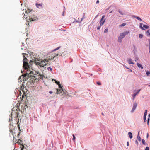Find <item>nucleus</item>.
Returning a JSON list of instances; mask_svg holds the SVG:
<instances>
[{"label":"nucleus","mask_w":150,"mask_h":150,"mask_svg":"<svg viewBox=\"0 0 150 150\" xmlns=\"http://www.w3.org/2000/svg\"><path fill=\"white\" fill-rule=\"evenodd\" d=\"M100 27H101L100 25V26L98 27H97V30H99L100 29Z\"/></svg>","instance_id":"37"},{"label":"nucleus","mask_w":150,"mask_h":150,"mask_svg":"<svg viewBox=\"0 0 150 150\" xmlns=\"http://www.w3.org/2000/svg\"><path fill=\"white\" fill-rule=\"evenodd\" d=\"M138 58H136L135 59V61L136 62L137 60H138Z\"/></svg>","instance_id":"46"},{"label":"nucleus","mask_w":150,"mask_h":150,"mask_svg":"<svg viewBox=\"0 0 150 150\" xmlns=\"http://www.w3.org/2000/svg\"><path fill=\"white\" fill-rule=\"evenodd\" d=\"M147 115H144V122L146 121V118Z\"/></svg>","instance_id":"23"},{"label":"nucleus","mask_w":150,"mask_h":150,"mask_svg":"<svg viewBox=\"0 0 150 150\" xmlns=\"http://www.w3.org/2000/svg\"><path fill=\"white\" fill-rule=\"evenodd\" d=\"M24 57V58L23 60V67L25 69H27V72L25 74L23 77L24 79H26L27 77L28 79V77H33L34 80H35L42 79L44 76L43 75L40 74L39 73H37V74H35V73H36L35 71H33L32 66L33 64L36 65L34 62L35 60L34 61L31 60L29 63H28L27 58L25 57Z\"/></svg>","instance_id":"1"},{"label":"nucleus","mask_w":150,"mask_h":150,"mask_svg":"<svg viewBox=\"0 0 150 150\" xmlns=\"http://www.w3.org/2000/svg\"><path fill=\"white\" fill-rule=\"evenodd\" d=\"M9 131L11 134L13 136V140H14V138H15V137L16 135H14V134L16 133V130L17 129V128L15 127L13 125L10 124L9 127Z\"/></svg>","instance_id":"3"},{"label":"nucleus","mask_w":150,"mask_h":150,"mask_svg":"<svg viewBox=\"0 0 150 150\" xmlns=\"http://www.w3.org/2000/svg\"><path fill=\"white\" fill-rule=\"evenodd\" d=\"M126 69H129V68H128L127 66L125 65H123Z\"/></svg>","instance_id":"42"},{"label":"nucleus","mask_w":150,"mask_h":150,"mask_svg":"<svg viewBox=\"0 0 150 150\" xmlns=\"http://www.w3.org/2000/svg\"><path fill=\"white\" fill-rule=\"evenodd\" d=\"M32 11V10H30V9L28 8L27 10H26V13H29L30 12H31Z\"/></svg>","instance_id":"17"},{"label":"nucleus","mask_w":150,"mask_h":150,"mask_svg":"<svg viewBox=\"0 0 150 150\" xmlns=\"http://www.w3.org/2000/svg\"><path fill=\"white\" fill-rule=\"evenodd\" d=\"M147 110H146V109L145 110V112H144V115H147Z\"/></svg>","instance_id":"27"},{"label":"nucleus","mask_w":150,"mask_h":150,"mask_svg":"<svg viewBox=\"0 0 150 150\" xmlns=\"http://www.w3.org/2000/svg\"><path fill=\"white\" fill-rule=\"evenodd\" d=\"M64 11L63 12V16L64 15Z\"/></svg>","instance_id":"52"},{"label":"nucleus","mask_w":150,"mask_h":150,"mask_svg":"<svg viewBox=\"0 0 150 150\" xmlns=\"http://www.w3.org/2000/svg\"><path fill=\"white\" fill-rule=\"evenodd\" d=\"M27 106L26 105H25V106H24V107H27Z\"/></svg>","instance_id":"54"},{"label":"nucleus","mask_w":150,"mask_h":150,"mask_svg":"<svg viewBox=\"0 0 150 150\" xmlns=\"http://www.w3.org/2000/svg\"><path fill=\"white\" fill-rule=\"evenodd\" d=\"M38 18L37 17L35 16L34 15L32 16L29 17V20L30 21H34L37 20Z\"/></svg>","instance_id":"7"},{"label":"nucleus","mask_w":150,"mask_h":150,"mask_svg":"<svg viewBox=\"0 0 150 150\" xmlns=\"http://www.w3.org/2000/svg\"><path fill=\"white\" fill-rule=\"evenodd\" d=\"M126 25V23H123L121 24L120 25H119V27H122V26H125Z\"/></svg>","instance_id":"20"},{"label":"nucleus","mask_w":150,"mask_h":150,"mask_svg":"<svg viewBox=\"0 0 150 150\" xmlns=\"http://www.w3.org/2000/svg\"><path fill=\"white\" fill-rule=\"evenodd\" d=\"M149 46L150 47V39L149 40Z\"/></svg>","instance_id":"40"},{"label":"nucleus","mask_w":150,"mask_h":150,"mask_svg":"<svg viewBox=\"0 0 150 150\" xmlns=\"http://www.w3.org/2000/svg\"><path fill=\"white\" fill-rule=\"evenodd\" d=\"M22 15H23V16H25V14H24V13H23L22 14Z\"/></svg>","instance_id":"51"},{"label":"nucleus","mask_w":150,"mask_h":150,"mask_svg":"<svg viewBox=\"0 0 150 150\" xmlns=\"http://www.w3.org/2000/svg\"><path fill=\"white\" fill-rule=\"evenodd\" d=\"M142 144H143L145 145V141L144 139H142Z\"/></svg>","instance_id":"26"},{"label":"nucleus","mask_w":150,"mask_h":150,"mask_svg":"<svg viewBox=\"0 0 150 150\" xmlns=\"http://www.w3.org/2000/svg\"><path fill=\"white\" fill-rule=\"evenodd\" d=\"M112 12V11H111L110 12V13H111Z\"/></svg>","instance_id":"53"},{"label":"nucleus","mask_w":150,"mask_h":150,"mask_svg":"<svg viewBox=\"0 0 150 150\" xmlns=\"http://www.w3.org/2000/svg\"><path fill=\"white\" fill-rule=\"evenodd\" d=\"M139 132L138 134L137 135V139L139 141H140L141 140V137H140L139 135Z\"/></svg>","instance_id":"15"},{"label":"nucleus","mask_w":150,"mask_h":150,"mask_svg":"<svg viewBox=\"0 0 150 150\" xmlns=\"http://www.w3.org/2000/svg\"><path fill=\"white\" fill-rule=\"evenodd\" d=\"M18 111H17V110H16L15 113H16V119L17 120L18 119V115L17 114V113H18Z\"/></svg>","instance_id":"22"},{"label":"nucleus","mask_w":150,"mask_h":150,"mask_svg":"<svg viewBox=\"0 0 150 150\" xmlns=\"http://www.w3.org/2000/svg\"><path fill=\"white\" fill-rule=\"evenodd\" d=\"M149 86H150V85H149Z\"/></svg>","instance_id":"58"},{"label":"nucleus","mask_w":150,"mask_h":150,"mask_svg":"<svg viewBox=\"0 0 150 150\" xmlns=\"http://www.w3.org/2000/svg\"><path fill=\"white\" fill-rule=\"evenodd\" d=\"M129 33V31L125 32L124 33H122L120 34V35L119 37L118 38V41L119 42H121L122 41V39L124 38L125 36L128 34Z\"/></svg>","instance_id":"4"},{"label":"nucleus","mask_w":150,"mask_h":150,"mask_svg":"<svg viewBox=\"0 0 150 150\" xmlns=\"http://www.w3.org/2000/svg\"><path fill=\"white\" fill-rule=\"evenodd\" d=\"M59 47H57V48H56V49H55V50H54V51L57 50L59 49Z\"/></svg>","instance_id":"44"},{"label":"nucleus","mask_w":150,"mask_h":150,"mask_svg":"<svg viewBox=\"0 0 150 150\" xmlns=\"http://www.w3.org/2000/svg\"><path fill=\"white\" fill-rule=\"evenodd\" d=\"M9 121L10 122L11 120H12V117H11V118H10L9 119Z\"/></svg>","instance_id":"45"},{"label":"nucleus","mask_w":150,"mask_h":150,"mask_svg":"<svg viewBox=\"0 0 150 150\" xmlns=\"http://www.w3.org/2000/svg\"><path fill=\"white\" fill-rule=\"evenodd\" d=\"M148 136H149V134L148 133H147V136H146V137L147 138H148Z\"/></svg>","instance_id":"48"},{"label":"nucleus","mask_w":150,"mask_h":150,"mask_svg":"<svg viewBox=\"0 0 150 150\" xmlns=\"http://www.w3.org/2000/svg\"><path fill=\"white\" fill-rule=\"evenodd\" d=\"M141 90V89H139L137 91V92L135 93L134 94H133L132 95V97H133V100H134V99L135 98L136 96L138 94V93L140 92V91Z\"/></svg>","instance_id":"11"},{"label":"nucleus","mask_w":150,"mask_h":150,"mask_svg":"<svg viewBox=\"0 0 150 150\" xmlns=\"http://www.w3.org/2000/svg\"><path fill=\"white\" fill-rule=\"evenodd\" d=\"M132 17H134V18H136L137 19H138V20H139V21H142V19L140 17H138V16H136L135 15H133V16H132Z\"/></svg>","instance_id":"13"},{"label":"nucleus","mask_w":150,"mask_h":150,"mask_svg":"<svg viewBox=\"0 0 150 150\" xmlns=\"http://www.w3.org/2000/svg\"><path fill=\"white\" fill-rule=\"evenodd\" d=\"M146 74H147V76H148L150 74V72H149V71H147L146 72Z\"/></svg>","instance_id":"30"},{"label":"nucleus","mask_w":150,"mask_h":150,"mask_svg":"<svg viewBox=\"0 0 150 150\" xmlns=\"http://www.w3.org/2000/svg\"><path fill=\"white\" fill-rule=\"evenodd\" d=\"M127 62L129 64H134V63L132 62V60L131 58L128 59Z\"/></svg>","instance_id":"12"},{"label":"nucleus","mask_w":150,"mask_h":150,"mask_svg":"<svg viewBox=\"0 0 150 150\" xmlns=\"http://www.w3.org/2000/svg\"><path fill=\"white\" fill-rule=\"evenodd\" d=\"M97 84L98 85H101V83L100 82H97Z\"/></svg>","instance_id":"32"},{"label":"nucleus","mask_w":150,"mask_h":150,"mask_svg":"<svg viewBox=\"0 0 150 150\" xmlns=\"http://www.w3.org/2000/svg\"><path fill=\"white\" fill-rule=\"evenodd\" d=\"M119 13H120V14L121 15H123L124 14L121 11H119Z\"/></svg>","instance_id":"35"},{"label":"nucleus","mask_w":150,"mask_h":150,"mask_svg":"<svg viewBox=\"0 0 150 150\" xmlns=\"http://www.w3.org/2000/svg\"><path fill=\"white\" fill-rule=\"evenodd\" d=\"M64 92H64H64H64Z\"/></svg>","instance_id":"56"},{"label":"nucleus","mask_w":150,"mask_h":150,"mask_svg":"<svg viewBox=\"0 0 150 150\" xmlns=\"http://www.w3.org/2000/svg\"><path fill=\"white\" fill-rule=\"evenodd\" d=\"M49 93H50V94H52V91H50L49 92Z\"/></svg>","instance_id":"49"},{"label":"nucleus","mask_w":150,"mask_h":150,"mask_svg":"<svg viewBox=\"0 0 150 150\" xmlns=\"http://www.w3.org/2000/svg\"><path fill=\"white\" fill-rule=\"evenodd\" d=\"M105 17V16L104 15L103 16H102L101 18V19L100 20V26L103 25L105 22V19H104Z\"/></svg>","instance_id":"6"},{"label":"nucleus","mask_w":150,"mask_h":150,"mask_svg":"<svg viewBox=\"0 0 150 150\" xmlns=\"http://www.w3.org/2000/svg\"><path fill=\"white\" fill-rule=\"evenodd\" d=\"M139 38H142L143 37V35L142 34H140L139 35Z\"/></svg>","instance_id":"21"},{"label":"nucleus","mask_w":150,"mask_h":150,"mask_svg":"<svg viewBox=\"0 0 150 150\" xmlns=\"http://www.w3.org/2000/svg\"><path fill=\"white\" fill-rule=\"evenodd\" d=\"M55 82L57 85H58L60 83L59 82H58V81H55Z\"/></svg>","instance_id":"33"},{"label":"nucleus","mask_w":150,"mask_h":150,"mask_svg":"<svg viewBox=\"0 0 150 150\" xmlns=\"http://www.w3.org/2000/svg\"><path fill=\"white\" fill-rule=\"evenodd\" d=\"M99 1L98 0H97V1H96V3H97V4L98 3H99Z\"/></svg>","instance_id":"47"},{"label":"nucleus","mask_w":150,"mask_h":150,"mask_svg":"<svg viewBox=\"0 0 150 150\" xmlns=\"http://www.w3.org/2000/svg\"><path fill=\"white\" fill-rule=\"evenodd\" d=\"M46 150H50V149H48V150L46 149Z\"/></svg>","instance_id":"55"},{"label":"nucleus","mask_w":150,"mask_h":150,"mask_svg":"<svg viewBox=\"0 0 150 150\" xmlns=\"http://www.w3.org/2000/svg\"><path fill=\"white\" fill-rule=\"evenodd\" d=\"M59 88L61 89L62 88V87L60 83H59L58 85Z\"/></svg>","instance_id":"29"},{"label":"nucleus","mask_w":150,"mask_h":150,"mask_svg":"<svg viewBox=\"0 0 150 150\" xmlns=\"http://www.w3.org/2000/svg\"><path fill=\"white\" fill-rule=\"evenodd\" d=\"M35 6H36L39 9H41L42 8H43L42 5L43 4L41 3V4H38V3H36L35 4Z\"/></svg>","instance_id":"8"},{"label":"nucleus","mask_w":150,"mask_h":150,"mask_svg":"<svg viewBox=\"0 0 150 150\" xmlns=\"http://www.w3.org/2000/svg\"><path fill=\"white\" fill-rule=\"evenodd\" d=\"M129 70L128 71L131 72H132V70L131 69H130L129 68Z\"/></svg>","instance_id":"38"},{"label":"nucleus","mask_w":150,"mask_h":150,"mask_svg":"<svg viewBox=\"0 0 150 150\" xmlns=\"http://www.w3.org/2000/svg\"><path fill=\"white\" fill-rule=\"evenodd\" d=\"M108 31V29L107 28H106V29L104 31V33H107Z\"/></svg>","instance_id":"28"},{"label":"nucleus","mask_w":150,"mask_h":150,"mask_svg":"<svg viewBox=\"0 0 150 150\" xmlns=\"http://www.w3.org/2000/svg\"><path fill=\"white\" fill-rule=\"evenodd\" d=\"M145 150H149V147H146V148H145Z\"/></svg>","instance_id":"36"},{"label":"nucleus","mask_w":150,"mask_h":150,"mask_svg":"<svg viewBox=\"0 0 150 150\" xmlns=\"http://www.w3.org/2000/svg\"><path fill=\"white\" fill-rule=\"evenodd\" d=\"M146 34L147 36H150V31L148 30L146 32Z\"/></svg>","instance_id":"18"},{"label":"nucleus","mask_w":150,"mask_h":150,"mask_svg":"<svg viewBox=\"0 0 150 150\" xmlns=\"http://www.w3.org/2000/svg\"><path fill=\"white\" fill-rule=\"evenodd\" d=\"M137 66L139 68H141V69H143V66L141 64H139V63H137Z\"/></svg>","instance_id":"14"},{"label":"nucleus","mask_w":150,"mask_h":150,"mask_svg":"<svg viewBox=\"0 0 150 150\" xmlns=\"http://www.w3.org/2000/svg\"><path fill=\"white\" fill-rule=\"evenodd\" d=\"M148 116H149V117L148 118V120H147V123H148V124L149 122V117L150 116V114H149Z\"/></svg>","instance_id":"25"},{"label":"nucleus","mask_w":150,"mask_h":150,"mask_svg":"<svg viewBox=\"0 0 150 150\" xmlns=\"http://www.w3.org/2000/svg\"><path fill=\"white\" fill-rule=\"evenodd\" d=\"M129 143L128 142H127V146H129Z\"/></svg>","instance_id":"43"},{"label":"nucleus","mask_w":150,"mask_h":150,"mask_svg":"<svg viewBox=\"0 0 150 150\" xmlns=\"http://www.w3.org/2000/svg\"><path fill=\"white\" fill-rule=\"evenodd\" d=\"M58 54H52L51 56H50V57L48 59H44V60H42L40 59H35L34 62L36 64V65L38 66L39 68H41L42 67H44L45 66H46L48 64L47 62L48 60H51L54 59L55 56H57Z\"/></svg>","instance_id":"2"},{"label":"nucleus","mask_w":150,"mask_h":150,"mask_svg":"<svg viewBox=\"0 0 150 150\" xmlns=\"http://www.w3.org/2000/svg\"><path fill=\"white\" fill-rule=\"evenodd\" d=\"M139 27L142 30H145V29H148L149 27L148 26L146 25H143V23H140Z\"/></svg>","instance_id":"5"},{"label":"nucleus","mask_w":150,"mask_h":150,"mask_svg":"<svg viewBox=\"0 0 150 150\" xmlns=\"http://www.w3.org/2000/svg\"><path fill=\"white\" fill-rule=\"evenodd\" d=\"M73 140H74V141H75V136L73 134Z\"/></svg>","instance_id":"31"},{"label":"nucleus","mask_w":150,"mask_h":150,"mask_svg":"<svg viewBox=\"0 0 150 150\" xmlns=\"http://www.w3.org/2000/svg\"><path fill=\"white\" fill-rule=\"evenodd\" d=\"M57 94H60L62 92V91L63 92H64V90L62 89V88L61 89H57Z\"/></svg>","instance_id":"10"},{"label":"nucleus","mask_w":150,"mask_h":150,"mask_svg":"<svg viewBox=\"0 0 150 150\" xmlns=\"http://www.w3.org/2000/svg\"><path fill=\"white\" fill-rule=\"evenodd\" d=\"M24 146L23 145L21 144V150H23L24 149Z\"/></svg>","instance_id":"19"},{"label":"nucleus","mask_w":150,"mask_h":150,"mask_svg":"<svg viewBox=\"0 0 150 150\" xmlns=\"http://www.w3.org/2000/svg\"><path fill=\"white\" fill-rule=\"evenodd\" d=\"M101 114H102V115H103V116L104 115V114L103 113H102Z\"/></svg>","instance_id":"50"},{"label":"nucleus","mask_w":150,"mask_h":150,"mask_svg":"<svg viewBox=\"0 0 150 150\" xmlns=\"http://www.w3.org/2000/svg\"><path fill=\"white\" fill-rule=\"evenodd\" d=\"M47 69L49 71H52V69L50 67H48Z\"/></svg>","instance_id":"24"},{"label":"nucleus","mask_w":150,"mask_h":150,"mask_svg":"<svg viewBox=\"0 0 150 150\" xmlns=\"http://www.w3.org/2000/svg\"><path fill=\"white\" fill-rule=\"evenodd\" d=\"M15 113V112H12L11 113V116H12V115H13Z\"/></svg>","instance_id":"34"},{"label":"nucleus","mask_w":150,"mask_h":150,"mask_svg":"<svg viewBox=\"0 0 150 150\" xmlns=\"http://www.w3.org/2000/svg\"><path fill=\"white\" fill-rule=\"evenodd\" d=\"M19 134H18V135H19Z\"/></svg>","instance_id":"57"},{"label":"nucleus","mask_w":150,"mask_h":150,"mask_svg":"<svg viewBox=\"0 0 150 150\" xmlns=\"http://www.w3.org/2000/svg\"><path fill=\"white\" fill-rule=\"evenodd\" d=\"M137 106L136 103H134L133 104V107L132 110V112H133L136 109Z\"/></svg>","instance_id":"9"},{"label":"nucleus","mask_w":150,"mask_h":150,"mask_svg":"<svg viewBox=\"0 0 150 150\" xmlns=\"http://www.w3.org/2000/svg\"><path fill=\"white\" fill-rule=\"evenodd\" d=\"M135 143L137 144V145H138V142L137 140L135 141Z\"/></svg>","instance_id":"39"},{"label":"nucleus","mask_w":150,"mask_h":150,"mask_svg":"<svg viewBox=\"0 0 150 150\" xmlns=\"http://www.w3.org/2000/svg\"><path fill=\"white\" fill-rule=\"evenodd\" d=\"M128 134L129 136V137L130 139H132V134L131 132H129L128 133Z\"/></svg>","instance_id":"16"},{"label":"nucleus","mask_w":150,"mask_h":150,"mask_svg":"<svg viewBox=\"0 0 150 150\" xmlns=\"http://www.w3.org/2000/svg\"><path fill=\"white\" fill-rule=\"evenodd\" d=\"M25 95V93H24H24H23V94L22 95V98H23L24 97V96Z\"/></svg>","instance_id":"41"}]
</instances>
